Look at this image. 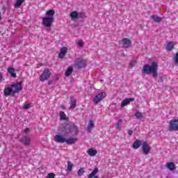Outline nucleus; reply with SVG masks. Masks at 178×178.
<instances>
[{"label":"nucleus","mask_w":178,"mask_h":178,"mask_svg":"<svg viewBox=\"0 0 178 178\" xmlns=\"http://www.w3.org/2000/svg\"><path fill=\"white\" fill-rule=\"evenodd\" d=\"M58 133L60 134H71L72 136H77L79 134V127L74 124H67V125H60L58 130Z\"/></svg>","instance_id":"1"},{"label":"nucleus","mask_w":178,"mask_h":178,"mask_svg":"<svg viewBox=\"0 0 178 178\" xmlns=\"http://www.w3.org/2000/svg\"><path fill=\"white\" fill-rule=\"evenodd\" d=\"M158 62L153 61L151 64H146L143 66L142 73L143 74H152L154 78L158 77Z\"/></svg>","instance_id":"2"},{"label":"nucleus","mask_w":178,"mask_h":178,"mask_svg":"<svg viewBox=\"0 0 178 178\" xmlns=\"http://www.w3.org/2000/svg\"><path fill=\"white\" fill-rule=\"evenodd\" d=\"M23 87L22 86L21 82H17L13 84H8L5 86L3 93L6 97H9L10 95H13L15 92H19L22 91Z\"/></svg>","instance_id":"3"},{"label":"nucleus","mask_w":178,"mask_h":178,"mask_svg":"<svg viewBox=\"0 0 178 178\" xmlns=\"http://www.w3.org/2000/svg\"><path fill=\"white\" fill-rule=\"evenodd\" d=\"M55 10L50 9L46 11L45 16L42 18V24L44 27H52V24L55 22Z\"/></svg>","instance_id":"4"},{"label":"nucleus","mask_w":178,"mask_h":178,"mask_svg":"<svg viewBox=\"0 0 178 178\" xmlns=\"http://www.w3.org/2000/svg\"><path fill=\"white\" fill-rule=\"evenodd\" d=\"M49 77H51V71H49V69H44L43 72L39 76V79L42 83H44V81H47Z\"/></svg>","instance_id":"5"},{"label":"nucleus","mask_w":178,"mask_h":178,"mask_svg":"<svg viewBox=\"0 0 178 178\" xmlns=\"http://www.w3.org/2000/svg\"><path fill=\"white\" fill-rule=\"evenodd\" d=\"M105 97H106V93H105V92H101L95 97L93 102L95 104H98V102H101Z\"/></svg>","instance_id":"6"},{"label":"nucleus","mask_w":178,"mask_h":178,"mask_svg":"<svg viewBox=\"0 0 178 178\" xmlns=\"http://www.w3.org/2000/svg\"><path fill=\"white\" fill-rule=\"evenodd\" d=\"M58 135H56L54 136V141H56V143H65L66 141V138L65 137V136H66L65 134H60L58 132Z\"/></svg>","instance_id":"7"},{"label":"nucleus","mask_w":178,"mask_h":178,"mask_svg":"<svg viewBox=\"0 0 178 178\" xmlns=\"http://www.w3.org/2000/svg\"><path fill=\"white\" fill-rule=\"evenodd\" d=\"M142 150L144 155H148V154L151 152V146L148 145V143L143 142L142 145Z\"/></svg>","instance_id":"8"},{"label":"nucleus","mask_w":178,"mask_h":178,"mask_svg":"<svg viewBox=\"0 0 178 178\" xmlns=\"http://www.w3.org/2000/svg\"><path fill=\"white\" fill-rule=\"evenodd\" d=\"M123 48H130L131 47V40L129 38H123L121 41Z\"/></svg>","instance_id":"9"},{"label":"nucleus","mask_w":178,"mask_h":178,"mask_svg":"<svg viewBox=\"0 0 178 178\" xmlns=\"http://www.w3.org/2000/svg\"><path fill=\"white\" fill-rule=\"evenodd\" d=\"M170 130H178V120H172L170 122Z\"/></svg>","instance_id":"10"},{"label":"nucleus","mask_w":178,"mask_h":178,"mask_svg":"<svg viewBox=\"0 0 178 178\" xmlns=\"http://www.w3.org/2000/svg\"><path fill=\"white\" fill-rule=\"evenodd\" d=\"M66 54H67V47H62L58 54V58H60V59H63V58L66 56Z\"/></svg>","instance_id":"11"},{"label":"nucleus","mask_w":178,"mask_h":178,"mask_svg":"<svg viewBox=\"0 0 178 178\" xmlns=\"http://www.w3.org/2000/svg\"><path fill=\"white\" fill-rule=\"evenodd\" d=\"M134 102V98H129L125 99L121 102V108H124V106H127L130 104V102Z\"/></svg>","instance_id":"12"},{"label":"nucleus","mask_w":178,"mask_h":178,"mask_svg":"<svg viewBox=\"0 0 178 178\" xmlns=\"http://www.w3.org/2000/svg\"><path fill=\"white\" fill-rule=\"evenodd\" d=\"M75 66H76V67H79L80 69H81V67H86V60L78 59L76 60Z\"/></svg>","instance_id":"13"},{"label":"nucleus","mask_w":178,"mask_h":178,"mask_svg":"<svg viewBox=\"0 0 178 178\" xmlns=\"http://www.w3.org/2000/svg\"><path fill=\"white\" fill-rule=\"evenodd\" d=\"M175 44H176V43H175L174 42H167L166 45H165L166 51H168V52L173 51V48H175Z\"/></svg>","instance_id":"14"},{"label":"nucleus","mask_w":178,"mask_h":178,"mask_svg":"<svg viewBox=\"0 0 178 178\" xmlns=\"http://www.w3.org/2000/svg\"><path fill=\"white\" fill-rule=\"evenodd\" d=\"M87 154H88L89 156H95V155L98 154V152L95 149L90 148L88 149Z\"/></svg>","instance_id":"15"},{"label":"nucleus","mask_w":178,"mask_h":178,"mask_svg":"<svg viewBox=\"0 0 178 178\" xmlns=\"http://www.w3.org/2000/svg\"><path fill=\"white\" fill-rule=\"evenodd\" d=\"M77 142V138H70L68 139L65 138V143L66 144H68V145H72V144H74Z\"/></svg>","instance_id":"16"},{"label":"nucleus","mask_w":178,"mask_h":178,"mask_svg":"<svg viewBox=\"0 0 178 178\" xmlns=\"http://www.w3.org/2000/svg\"><path fill=\"white\" fill-rule=\"evenodd\" d=\"M132 147L134 149H138V148L141 147V140L137 139L136 141L134 142Z\"/></svg>","instance_id":"17"},{"label":"nucleus","mask_w":178,"mask_h":178,"mask_svg":"<svg viewBox=\"0 0 178 178\" xmlns=\"http://www.w3.org/2000/svg\"><path fill=\"white\" fill-rule=\"evenodd\" d=\"M24 2V0H16V2L14 5V8L15 9H19V8H20V6L23 5Z\"/></svg>","instance_id":"18"},{"label":"nucleus","mask_w":178,"mask_h":178,"mask_svg":"<svg viewBox=\"0 0 178 178\" xmlns=\"http://www.w3.org/2000/svg\"><path fill=\"white\" fill-rule=\"evenodd\" d=\"M70 16L72 20H74V19H79V13H77V11H72L70 14Z\"/></svg>","instance_id":"19"},{"label":"nucleus","mask_w":178,"mask_h":178,"mask_svg":"<svg viewBox=\"0 0 178 178\" xmlns=\"http://www.w3.org/2000/svg\"><path fill=\"white\" fill-rule=\"evenodd\" d=\"M94 121L90 120L89 124L88 125L87 131L90 132L92 130L93 127H95Z\"/></svg>","instance_id":"20"},{"label":"nucleus","mask_w":178,"mask_h":178,"mask_svg":"<svg viewBox=\"0 0 178 178\" xmlns=\"http://www.w3.org/2000/svg\"><path fill=\"white\" fill-rule=\"evenodd\" d=\"M72 73H73V67L70 66V67H68V68L65 71L66 77H69V76H70L72 74Z\"/></svg>","instance_id":"21"},{"label":"nucleus","mask_w":178,"mask_h":178,"mask_svg":"<svg viewBox=\"0 0 178 178\" xmlns=\"http://www.w3.org/2000/svg\"><path fill=\"white\" fill-rule=\"evenodd\" d=\"M97 173H98V168H95L93 171L88 175V178L95 177V175H97Z\"/></svg>","instance_id":"22"},{"label":"nucleus","mask_w":178,"mask_h":178,"mask_svg":"<svg viewBox=\"0 0 178 178\" xmlns=\"http://www.w3.org/2000/svg\"><path fill=\"white\" fill-rule=\"evenodd\" d=\"M22 141L25 145H29V144H30V138L24 136L22 139Z\"/></svg>","instance_id":"23"},{"label":"nucleus","mask_w":178,"mask_h":178,"mask_svg":"<svg viewBox=\"0 0 178 178\" xmlns=\"http://www.w3.org/2000/svg\"><path fill=\"white\" fill-rule=\"evenodd\" d=\"M8 72L10 74L11 77H16V73H15V68L10 67L8 69Z\"/></svg>","instance_id":"24"},{"label":"nucleus","mask_w":178,"mask_h":178,"mask_svg":"<svg viewBox=\"0 0 178 178\" xmlns=\"http://www.w3.org/2000/svg\"><path fill=\"white\" fill-rule=\"evenodd\" d=\"M152 19H153V20H154V22H156L157 23H160V22H162V18L159 17L157 15L152 16Z\"/></svg>","instance_id":"25"},{"label":"nucleus","mask_w":178,"mask_h":178,"mask_svg":"<svg viewBox=\"0 0 178 178\" xmlns=\"http://www.w3.org/2000/svg\"><path fill=\"white\" fill-rule=\"evenodd\" d=\"M123 123V121L122 120H119L116 124V129L118 130H120L122 129V124Z\"/></svg>","instance_id":"26"},{"label":"nucleus","mask_w":178,"mask_h":178,"mask_svg":"<svg viewBox=\"0 0 178 178\" xmlns=\"http://www.w3.org/2000/svg\"><path fill=\"white\" fill-rule=\"evenodd\" d=\"M167 168L170 170H175V163H167Z\"/></svg>","instance_id":"27"},{"label":"nucleus","mask_w":178,"mask_h":178,"mask_svg":"<svg viewBox=\"0 0 178 178\" xmlns=\"http://www.w3.org/2000/svg\"><path fill=\"white\" fill-rule=\"evenodd\" d=\"M60 119L61 120H66V114H65V112L63 111L60 112Z\"/></svg>","instance_id":"28"},{"label":"nucleus","mask_w":178,"mask_h":178,"mask_svg":"<svg viewBox=\"0 0 178 178\" xmlns=\"http://www.w3.org/2000/svg\"><path fill=\"white\" fill-rule=\"evenodd\" d=\"M67 170L69 172H72V170H73V164L70 161L67 162Z\"/></svg>","instance_id":"29"},{"label":"nucleus","mask_w":178,"mask_h":178,"mask_svg":"<svg viewBox=\"0 0 178 178\" xmlns=\"http://www.w3.org/2000/svg\"><path fill=\"white\" fill-rule=\"evenodd\" d=\"M76 108V99H72L70 104V109H74Z\"/></svg>","instance_id":"30"},{"label":"nucleus","mask_w":178,"mask_h":178,"mask_svg":"<svg viewBox=\"0 0 178 178\" xmlns=\"http://www.w3.org/2000/svg\"><path fill=\"white\" fill-rule=\"evenodd\" d=\"M135 116L137 119H141L143 118V113L137 112L135 113Z\"/></svg>","instance_id":"31"},{"label":"nucleus","mask_w":178,"mask_h":178,"mask_svg":"<svg viewBox=\"0 0 178 178\" xmlns=\"http://www.w3.org/2000/svg\"><path fill=\"white\" fill-rule=\"evenodd\" d=\"M83 173H84V168H80V169L78 170V175H79V176L83 175Z\"/></svg>","instance_id":"32"},{"label":"nucleus","mask_w":178,"mask_h":178,"mask_svg":"<svg viewBox=\"0 0 178 178\" xmlns=\"http://www.w3.org/2000/svg\"><path fill=\"white\" fill-rule=\"evenodd\" d=\"M47 178H55V174L54 173H49L47 175Z\"/></svg>","instance_id":"33"},{"label":"nucleus","mask_w":178,"mask_h":178,"mask_svg":"<svg viewBox=\"0 0 178 178\" xmlns=\"http://www.w3.org/2000/svg\"><path fill=\"white\" fill-rule=\"evenodd\" d=\"M78 45L79 47H83V45H84V42L83 40H79Z\"/></svg>","instance_id":"34"},{"label":"nucleus","mask_w":178,"mask_h":178,"mask_svg":"<svg viewBox=\"0 0 178 178\" xmlns=\"http://www.w3.org/2000/svg\"><path fill=\"white\" fill-rule=\"evenodd\" d=\"M135 65H136V60L131 61L129 64L130 67H133V66H135Z\"/></svg>","instance_id":"35"},{"label":"nucleus","mask_w":178,"mask_h":178,"mask_svg":"<svg viewBox=\"0 0 178 178\" xmlns=\"http://www.w3.org/2000/svg\"><path fill=\"white\" fill-rule=\"evenodd\" d=\"M29 108H30V105L29 104H24V109H29Z\"/></svg>","instance_id":"36"},{"label":"nucleus","mask_w":178,"mask_h":178,"mask_svg":"<svg viewBox=\"0 0 178 178\" xmlns=\"http://www.w3.org/2000/svg\"><path fill=\"white\" fill-rule=\"evenodd\" d=\"M128 134H129V136H132L133 135V131L132 130H129L128 131Z\"/></svg>","instance_id":"37"},{"label":"nucleus","mask_w":178,"mask_h":178,"mask_svg":"<svg viewBox=\"0 0 178 178\" xmlns=\"http://www.w3.org/2000/svg\"><path fill=\"white\" fill-rule=\"evenodd\" d=\"M24 131H25V133H29V131H30V129L29 128H26L24 129Z\"/></svg>","instance_id":"38"},{"label":"nucleus","mask_w":178,"mask_h":178,"mask_svg":"<svg viewBox=\"0 0 178 178\" xmlns=\"http://www.w3.org/2000/svg\"><path fill=\"white\" fill-rule=\"evenodd\" d=\"M2 77H3L2 74H1L0 72V81L1 80Z\"/></svg>","instance_id":"39"},{"label":"nucleus","mask_w":178,"mask_h":178,"mask_svg":"<svg viewBox=\"0 0 178 178\" xmlns=\"http://www.w3.org/2000/svg\"><path fill=\"white\" fill-rule=\"evenodd\" d=\"M62 109H66V107L65 106H61Z\"/></svg>","instance_id":"40"},{"label":"nucleus","mask_w":178,"mask_h":178,"mask_svg":"<svg viewBox=\"0 0 178 178\" xmlns=\"http://www.w3.org/2000/svg\"><path fill=\"white\" fill-rule=\"evenodd\" d=\"M1 12H0V20L2 19L1 17Z\"/></svg>","instance_id":"41"}]
</instances>
